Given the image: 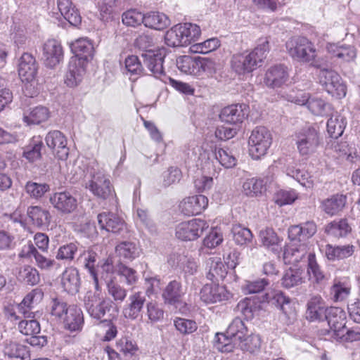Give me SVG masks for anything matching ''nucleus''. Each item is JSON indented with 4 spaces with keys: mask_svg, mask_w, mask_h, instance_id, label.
<instances>
[{
    "mask_svg": "<svg viewBox=\"0 0 360 360\" xmlns=\"http://www.w3.org/2000/svg\"><path fill=\"white\" fill-rule=\"evenodd\" d=\"M297 150L302 155L315 153L320 143L319 134L315 127L307 126L295 134Z\"/></svg>",
    "mask_w": 360,
    "mask_h": 360,
    "instance_id": "nucleus-9",
    "label": "nucleus"
},
{
    "mask_svg": "<svg viewBox=\"0 0 360 360\" xmlns=\"http://www.w3.org/2000/svg\"><path fill=\"white\" fill-rule=\"evenodd\" d=\"M27 215L33 224L38 227L46 226L50 224L51 214L46 210L39 206H31L27 209Z\"/></svg>",
    "mask_w": 360,
    "mask_h": 360,
    "instance_id": "nucleus-40",
    "label": "nucleus"
},
{
    "mask_svg": "<svg viewBox=\"0 0 360 360\" xmlns=\"http://www.w3.org/2000/svg\"><path fill=\"white\" fill-rule=\"evenodd\" d=\"M209 224L205 220L193 219L178 224L175 228L176 238L182 241L195 240L200 237Z\"/></svg>",
    "mask_w": 360,
    "mask_h": 360,
    "instance_id": "nucleus-11",
    "label": "nucleus"
},
{
    "mask_svg": "<svg viewBox=\"0 0 360 360\" xmlns=\"http://www.w3.org/2000/svg\"><path fill=\"white\" fill-rule=\"evenodd\" d=\"M233 240L238 245L250 244L253 238L251 231L240 226H236L233 228Z\"/></svg>",
    "mask_w": 360,
    "mask_h": 360,
    "instance_id": "nucleus-53",
    "label": "nucleus"
},
{
    "mask_svg": "<svg viewBox=\"0 0 360 360\" xmlns=\"http://www.w3.org/2000/svg\"><path fill=\"white\" fill-rule=\"evenodd\" d=\"M287 68L283 65H276L269 68L264 78L266 86L272 89L281 87L288 79Z\"/></svg>",
    "mask_w": 360,
    "mask_h": 360,
    "instance_id": "nucleus-19",
    "label": "nucleus"
},
{
    "mask_svg": "<svg viewBox=\"0 0 360 360\" xmlns=\"http://www.w3.org/2000/svg\"><path fill=\"white\" fill-rule=\"evenodd\" d=\"M248 112L245 104L231 105L221 110L219 117L222 122L236 124L243 122L248 116Z\"/></svg>",
    "mask_w": 360,
    "mask_h": 360,
    "instance_id": "nucleus-20",
    "label": "nucleus"
},
{
    "mask_svg": "<svg viewBox=\"0 0 360 360\" xmlns=\"http://www.w3.org/2000/svg\"><path fill=\"white\" fill-rule=\"evenodd\" d=\"M4 354L9 358L25 359L28 352L25 346L15 342H6L4 349Z\"/></svg>",
    "mask_w": 360,
    "mask_h": 360,
    "instance_id": "nucleus-51",
    "label": "nucleus"
},
{
    "mask_svg": "<svg viewBox=\"0 0 360 360\" xmlns=\"http://www.w3.org/2000/svg\"><path fill=\"white\" fill-rule=\"evenodd\" d=\"M308 250L307 243L291 241L284 251L283 258L286 262L296 264L306 257Z\"/></svg>",
    "mask_w": 360,
    "mask_h": 360,
    "instance_id": "nucleus-26",
    "label": "nucleus"
},
{
    "mask_svg": "<svg viewBox=\"0 0 360 360\" xmlns=\"http://www.w3.org/2000/svg\"><path fill=\"white\" fill-rule=\"evenodd\" d=\"M129 303L123 309V315L131 320L136 319L141 314L146 299L141 292H135L129 297Z\"/></svg>",
    "mask_w": 360,
    "mask_h": 360,
    "instance_id": "nucleus-30",
    "label": "nucleus"
},
{
    "mask_svg": "<svg viewBox=\"0 0 360 360\" xmlns=\"http://www.w3.org/2000/svg\"><path fill=\"white\" fill-rule=\"evenodd\" d=\"M307 273L309 280L314 283L321 284L326 280V276L318 264L314 253L308 255Z\"/></svg>",
    "mask_w": 360,
    "mask_h": 360,
    "instance_id": "nucleus-35",
    "label": "nucleus"
},
{
    "mask_svg": "<svg viewBox=\"0 0 360 360\" xmlns=\"http://www.w3.org/2000/svg\"><path fill=\"white\" fill-rule=\"evenodd\" d=\"M85 68L81 59L71 58L65 77V83L70 87L78 86L82 81Z\"/></svg>",
    "mask_w": 360,
    "mask_h": 360,
    "instance_id": "nucleus-22",
    "label": "nucleus"
},
{
    "mask_svg": "<svg viewBox=\"0 0 360 360\" xmlns=\"http://www.w3.org/2000/svg\"><path fill=\"white\" fill-rule=\"evenodd\" d=\"M50 189L46 184H39L34 181L27 182L25 190L26 193L32 198L39 199Z\"/></svg>",
    "mask_w": 360,
    "mask_h": 360,
    "instance_id": "nucleus-52",
    "label": "nucleus"
},
{
    "mask_svg": "<svg viewBox=\"0 0 360 360\" xmlns=\"http://www.w3.org/2000/svg\"><path fill=\"white\" fill-rule=\"evenodd\" d=\"M116 349L126 358H132L136 356L139 350L136 344L128 337H122L116 341Z\"/></svg>",
    "mask_w": 360,
    "mask_h": 360,
    "instance_id": "nucleus-45",
    "label": "nucleus"
},
{
    "mask_svg": "<svg viewBox=\"0 0 360 360\" xmlns=\"http://www.w3.org/2000/svg\"><path fill=\"white\" fill-rule=\"evenodd\" d=\"M45 141L47 146L52 150L58 159L66 160L69 154V148L67 146L68 141L64 134L58 131H49L46 137Z\"/></svg>",
    "mask_w": 360,
    "mask_h": 360,
    "instance_id": "nucleus-14",
    "label": "nucleus"
},
{
    "mask_svg": "<svg viewBox=\"0 0 360 360\" xmlns=\"http://www.w3.org/2000/svg\"><path fill=\"white\" fill-rule=\"evenodd\" d=\"M286 49L293 58L306 63L313 62L314 66L320 68L318 63L314 61L316 56L315 46L307 38L295 37L290 39L286 42Z\"/></svg>",
    "mask_w": 360,
    "mask_h": 360,
    "instance_id": "nucleus-7",
    "label": "nucleus"
},
{
    "mask_svg": "<svg viewBox=\"0 0 360 360\" xmlns=\"http://www.w3.org/2000/svg\"><path fill=\"white\" fill-rule=\"evenodd\" d=\"M97 219L101 229L108 232L117 233L125 226L124 221L112 212H102L98 214Z\"/></svg>",
    "mask_w": 360,
    "mask_h": 360,
    "instance_id": "nucleus-25",
    "label": "nucleus"
},
{
    "mask_svg": "<svg viewBox=\"0 0 360 360\" xmlns=\"http://www.w3.org/2000/svg\"><path fill=\"white\" fill-rule=\"evenodd\" d=\"M116 272L122 281L127 285H135L139 280V275L136 271L123 264L117 265Z\"/></svg>",
    "mask_w": 360,
    "mask_h": 360,
    "instance_id": "nucleus-50",
    "label": "nucleus"
},
{
    "mask_svg": "<svg viewBox=\"0 0 360 360\" xmlns=\"http://www.w3.org/2000/svg\"><path fill=\"white\" fill-rule=\"evenodd\" d=\"M162 183L165 186H169L179 182L181 178V172L177 167H171L162 173Z\"/></svg>",
    "mask_w": 360,
    "mask_h": 360,
    "instance_id": "nucleus-64",
    "label": "nucleus"
},
{
    "mask_svg": "<svg viewBox=\"0 0 360 360\" xmlns=\"http://www.w3.org/2000/svg\"><path fill=\"white\" fill-rule=\"evenodd\" d=\"M200 300L206 304H214L229 298V293L223 287L216 284H206L200 292Z\"/></svg>",
    "mask_w": 360,
    "mask_h": 360,
    "instance_id": "nucleus-21",
    "label": "nucleus"
},
{
    "mask_svg": "<svg viewBox=\"0 0 360 360\" xmlns=\"http://www.w3.org/2000/svg\"><path fill=\"white\" fill-rule=\"evenodd\" d=\"M63 328L70 332H79L84 325L82 309L75 305H70L69 311L61 321Z\"/></svg>",
    "mask_w": 360,
    "mask_h": 360,
    "instance_id": "nucleus-24",
    "label": "nucleus"
},
{
    "mask_svg": "<svg viewBox=\"0 0 360 360\" xmlns=\"http://www.w3.org/2000/svg\"><path fill=\"white\" fill-rule=\"evenodd\" d=\"M269 302L279 308L288 319H295L296 312L292 300L288 297H286L282 292H275L269 300Z\"/></svg>",
    "mask_w": 360,
    "mask_h": 360,
    "instance_id": "nucleus-34",
    "label": "nucleus"
},
{
    "mask_svg": "<svg viewBox=\"0 0 360 360\" xmlns=\"http://www.w3.org/2000/svg\"><path fill=\"white\" fill-rule=\"evenodd\" d=\"M223 240V235L221 231L217 228H214L204 238L203 244L208 248H214L219 245Z\"/></svg>",
    "mask_w": 360,
    "mask_h": 360,
    "instance_id": "nucleus-63",
    "label": "nucleus"
},
{
    "mask_svg": "<svg viewBox=\"0 0 360 360\" xmlns=\"http://www.w3.org/2000/svg\"><path fill=\"white\" fill-rule=\"evenodd\" d=\"M306 106L313 115L317 116L325 115L328 110L330 109V105L324 100L317 96H311L310 95Z\"/></svg>",
    "mask_w": 360,
    "mask_h": 360,
    "instance_id": "nucleus-48",
    "label": "nucleus"
},
{
    "mask_svg": "<svg viewBox=\"0 0 360 360\" xmlns=\"http://www.w3.org/2000/svg\"><path fill=\"white\" fill-rule=\"evenodd\" d=\"M335 340L342 342L360 341V328L355 327L351 329L345 328L340 333L338 334Z\"/></svg>",
    "mask_w": 360,
    "mask_h": 360,
    "instance_id": "nucleus-62",
    "label": "nucleus"
},
{
    "mask_svg": "<svg viewBox=\"0 0 360 360\" xmlns=\"http://www.w3.org/2000/svg\"><path fill=\"white\" fill-rule=\"evenodd\" d=\"M49 202L61 214L72 213L77 207V200L68 191L53 193L50 195Z\"/></svg>",
    "mask_w": 360,
    "mask_h": 360,
    "instance_id": "nucleus-13",
    "label": "nucleus"
},
{
    "mask_svg": "<svg viewBox=\"0 0 360 360\" xmlns=\"http://www.w3.org/2000/svg\"><path fill=\"white\" fill-rule=\"evenodd\" d=\"M319 83L326 91L337 98H341L346 95V86L342 82L338 72L327 68L320 69L319 73Z\"/></svg>",
    "mask_w": 360,
    "mask_h": 360,
    "instance_id": "nucleus-10",
    "label": "nucleus"
},
{
    "mask_svg": "<svg viewBox=\"0 0 360 360\" xmlns=\"http://www.w3.org/2000/svg\"><path fill=\"white\" fill-rule=\"evenodd\" d=\"M176 68L186 75L199 76L198 57L181 56L176 59Z\"/></svg>",
    "mask_w": 360,
    "mask_h": 360,
    "instance_id": "nucleus-38",
    "label": "nucleus"
},
{
    "mask_svg": "<svg viewBox=\"0 0 360 360\" xmlns=\"http://www.w3.org/2000/svg\"><path fill=\"white\" fill-rule=\"evenodd\" d=\"M326 309L322 298L319 295L314 296L307 303L306 318L310 321H321L326 314Z\"/></svg>",
    "mask_w": 360,
    "mask_h": 360,
    "instance_id": "nucleus-32",
    "label": "nucleus"
},
{
    "mask_svg": "<svg viewBox=\"0 0 360 360\" xmlns=\"http://www.w3.org/2000/svg\"><path fill=\"white\" fill-rule=\"evenodd\" d=\"M317 231L316 224L308 221L298 225H292L288 229V238L291 241L306 243Z\"/></svg>",
    "mask_w": 360,
    "mask_h": 360,
    "instance_id": "nucleus-18",
    "label": "nucleus"
},
{
    "mask_svg": "<svg viewBox=\"0 0 360 360\" xmlns=\"http://www.w3.org/2000/svg\"><path fill=\"white\" fill-rule=\"evenodd\" d=\"M49 117L48 108L44 106H37L32 109L29 112H25L23 120L27 124H39L45 122Z\"/></svg>",
    "mask_w": 360,
    "mask_h": 360,
    "instance_id": "nucleus-42",
    "label": "nucleus"
},
{
    "mask_svg": "<svg viewBox=\"0 0 360 360\" xmlns=\"http://www.w3.org/2000/svg\"><path fill=\"white\" fill-rule=\"evenodd\" d=\"M116 253L120 257L133 259L139 256V251L137 246L131 242H122L115 248Z\"/></svg>",
    "mask_w": 360,
    "mask_h": 360,
    "instance_id": "nucleus-49",
    "label": "nucleus"
},
{
    "mask_svg": "<svg viewBox=\"0 0 360 360\" xmlns=\"http://www.w3.org/2000/svg\"><path fill=\"white\" fill-rule=\"evenodd\" d=\"M77 250L78 244L76 243H70L59 248L56 258L58 259L72 261Z\"/></svg>",
    "mask_w": 360,
    "mask_h": 360,
    "instance_id": "nucleus-60",
    "label": "nucleus"
},
{
    "mask_svg": "<svg viewBox=\"0 0 360 360\" xmlns=\"http://www.w3.org/2000/svg\"><path fill=\"white\" fill-rule=\"evenodd\" d=\"M269 51L268 38H261L252 51L233 55L231 59V67L239 75L252 72L261 65Z\"/></svg>",
    "mask_w": 360,
    "mask_h": 360,
    "instance_id": "nucleus-2",
    "label": "nucleus"
},
{
    "mask_svg": "<svg viewBox=\"0 0 360 360\" xmlns=\"http://www.w3.org/2000/svg\"><path fill=\"white\" fill-rule=\"evenodd\" d=\"M61 285L68 293L75 294L79 291L81 285L80 276L76 268H67L61 275Z\"/></svg>",
    "mask_w": 360,
    "mask_h": 360,
    "instance_id": "nucleus-27",
    "label": "nucleus"
},
{
    "mask_svg": "<svg viewBox=\"0 0 360 360\" xmlns=\"http://www.w3.org/2000/svg\"><path fill=\"white\" fill-rule=\"evenodd\" d=\"M208 273L207 277L213 281L223 280L227 274V266L219 256H212L207 261Z\"/></svg>",
    "mask_w": 360,
    "mask_h": 360,
    "instance_id": "nucleus-28",
    "label": "nucleus"
},
{
    "mask_svg": "<svg viewBox=\"0 0 360 360\" xmlns=\"http://www.w3.org/2000/svg\"><path fill=\"white\" fill-rule=\"evenodd\" d=\"M200 34L201 30L195 24H178L166 32L165 42L171 47L186 46L197 41Z\"/></svg>",
    "mask_w": 360,
    "mask_h": 360,
    "instance_id": "nucleus-4",
    "label": "nucleus"
},
{
    "mask_svg": "<svg viewBox=\"0 0 360 360\" xmlns=\"http://www.w3.org/2000/svg\"><path fill=\"white\" fill-rule=\"evenodd\" d=\"M184 295V292L181 283L176 281H172L167 285L162 293V297L165 303L172 304L176 302Z\"/></svg>",
    "mask_w": 360,
    "mask_h": 360,
    "instance_id": "nucleus-43",
    "label": "nucleus"
},
{
    "mask_svg": "<svg viewBox=\"0 0 360 360\" xmlns=\"http://www.w3.org/2000/svg\"><path fill=\"white\" fill-rule=\"evenodd\" d=\"M43 56L46 66L55 67L60 63L63 56L60 44L55 39L48 40L44 44Z\"/></svg>",
    "mask_w": 360,
    "mask_h": 360,
    "instance_id": "nucleus-23",
    "label": "nucleus"
},
{
    "mask_svg": "<svg viewBox=\"0 0 360 360\" xmlns=\"http://www.w3.org/2000/svg\"><path fill=\"white\" fill-rule=\"evenodd\" d=\"M19 277L31 285H37L40 281L39 271L29 265H25L20 269Z\"/></svg>",
    "mask_w": 360,
    "mask_h": 360,
    "instance_id": "nucleus-57",
    "label": "nucleus"
},
{
    "mask_svg": "<svg viewBox=\"0 0 360 360\" xmlns=\"http://www.w3.org/2000/svg\"><path fill=\"white\" fill-rule=\"evenodd\" d=\"M346 202V195L337 193L324 199L321 202V208L327 214L333 216L343 210Z\"/></svg>",
    "mask_w": 360,
    "mask_h": 360,
    "instance_id": "nucleus-31",
    "label": "nucleus"
},
{
    "mask_svg": "<svg viewBox=\"0 0 360 360\" xmlns=\"http://www.w3.org/2000/svg\"><path fill=\"white\" fill-rule=\"evenodd\" d=\"M92 285L93 289H89L83 298L84 306L91 317L101 320L110 312L112 302L103 296L99 282Z\"/></svg>",
    "mask_w": 360,
    "mask_h": 360,
    "instance_id": "nucleus-3",
    "label": "nucleus"
},
{
    "mask_svg": "<svg viewBox=\"0 0 360 360\" xmlns=\"http://www.w3.org/2000/svg\"><path fill=\"white\" fill-rule=\"evenodd\" d=\"M18 328L21 333L30 336L37 335L41 330L39 322L35 319L20 321Z\"/></svg>",
    "mask_w": 360,
    "mask_h": 360,
    "instance_id": "nucleus-59",
    "label": "nucleus"
},
{
    "mask_svg": "<svg viewBox=\"0 0 360 360\" xmlns=\"http://www.w3.org/2000/svg\"><path fill=\"white\" fill-rule=\"evenodd\" d=\"M303 281L301 271L290 269L285 273L282 278V285L285 288H290L302 284Z\"/></svg>",
    "mask_w": 360,
    "mask_h": 360,
    "instance_id": "nucleus-54",
    "label": "nucleus"
},
{
    "mask_svg": "<svg viewBox=\"0 0 360 360\" xmlns=\"http://www.w3.org/2000/svg\"><path fill=\"white\" fill-rule=\"evenodd\" d=\"M70 306L62 300L55 298L51 300L50 313L56 319L61 321L69 311Z\"/></svg>",
    "mask_w": 360,
    "mask_h": 360,
    "instance_id": "nucleus-56",
    "label": "nucleus"
},
{
    "mask_svg": "<svg viewBox=\"0 0 360 360\" xmlns=\"http://www.w3.org/2000/svg\"><path fill=\"white\" fill-rule=\"evenodd\" d=\"M167 56L165 55V49H159V64L160 63V70H159V80L162 81L165 84L169 83L172 87L176 91L187 95H193L194 93V89L188 83L176 81L170 77H167L164 74L165 69V63L166 62Z\"/></svg>",
    "mask_w": 360,
    "mask_h": 360,
    "instance_id": "nucleus-15",
    "label": "nucleus"
},
{
    "mask_svg": "<svg viewBox=\"0 0 360 360\" xmlns=\"http://www.w3.org/2000/svg\"><path fill=\"white\" fill-rule=\"evenodd\" d=\"M326 232L335 237H344L349 233L352 229L347 220L342 219L339 221H333L326 226Z\"/></svg>",
    "mask_w": 360,
    "mask_h": 360,
    "instance_id": "nucleus-46",
    "label": "nucleus"
},
{
    "mask_svg": "<svg viewBox=\"0 0 360 360\" xmlns=\"http://www.w3.org/2000/svg\"><path fill=\"white\" fill-rule=\"evenodd\" d=\"M86 188L95 196L104 200L112 195L114 191L108 176L101 171L91 175V179L86 184Z\"/></svg>",
    "mask_w": 360,
    "mask_h": 360,
    "instance_id": "nucleus-12",
    "label": "nucleus"
},
{
    "mask_svg": "<svg viewBox=\"0 0 360 360\" xmlns=\"http://www.w3.org/2000/svg\"><path fill=\"white\" fill-rule=\"evenodd\" d=\"M287 175L297 180L302 186L307 188H312L316 183V178L307 171L300 170L293 167L286 169Z\"/></svg>",
    "mask_w": 360,
    "mask_h": 360,
    "instance_id": "nucleus-41",
    "label": "nucleus"
},
{
    "mask_svg": "<svg viewBox=\"0 0 360 360\" xmlns=\"http://www.w3.org/2000/svg\"><path fill=\"white\" fill-rule=\"evenodd\" d=\"M187 155L191 159L198 158L199 165L201 167L204 172H207L212 176L217 173V168L214 165L215 162H219L226 168H231L236 164V159L231 155L227 150L219 148L215 152L214 158V153L212 149L208 148L207 144H203L198 146L193 141L190 143L188 146L186 151Z\"/></svg>",
    "mask_w": 360,
    "mask_h": 360,
    "instance_id": "nucleus-1",
    "label": "nucleus"
},
{
    "mask_svg": "<svg viewBox=\"0 0 360 360\" xmlns=\"http://www.w3.org/2000/svg\"><path fill=\"white\" fill-rule=\"evenodd\" d=\"M272 143L270 131L264 127H257L252 130L249 138V153L254 160L264 156Z\"/></svg>",
    "mask_w": 360,
    "mask_h": 360,
    "instance_id": "nucleus-8",
    "label": "nucleus"
},
{
    "mask_svg": "<svg viewBox=\"0 0 360 360\" xmlns=\"http://www.w3.org/2000/svg\"><path fill=\"white\" fill-rule=\"evenodd\" d=\"M72 50L75 54L73 58L81 59L82 64L92 56L93 46L86 39H79L72 44Z\"/></svg>",
    "mask_w": 360,
    "mask_h": 360,
    "instance_id": "nucleus-39",
    "label": "nucleus"
},
{
    "mask_svg": "<svg viewBox=\"0 0 360 360\" xmlns=\"http://www.w3.org/2000/svg\"><path fill=\"white\" fill-rule=\"evenodd\" d=\"M208 205V199L204 195L184 198L179 204V210L186 216L200 214Z\"/></svg>",
    "mask_w": 360,
    "mask_h": 360,
    "instance_id": "nucleus-16",
    "label": "nucleus"
},
{
    "mask_svg": "<svg viewBox=\"0 0 360 360\" xmlns=\"http://www.w3.org/2000/svg\"><path fill=\"white\" fill-rule=\"evenodd\" d=\"M346 125L345 117L336 112L327 122V131L331 138L338 139L342 135Z\"/></svg>",
    "mask_w": 360,
    "mask_h": 360,
    "instance_id": "nucleus-36",
    "label": "nucleus"
},
{
    "mask_svg": "<svg viewBox=\"0 0 360 360\" xmlns=\"http://www.w3.org/2000/svg\"><path fill=\"white\" fill-rule=\"evenodd\" d=\"M58 8L64 18L73 26H78L82 22L79 11L70 0H57Z\"/></svg>",
    "mask_w": 360,
    "mask_h": 360,
    "instance_id": "nucleus-29",
    "label": "nucleus"
},
{
    "mask_svg": "<svg viewBox=\"0 0 360 360\" xmlns=\"http://www.w3.org/2000/svg\"><path fill=\"white\" fill-rule=\"evenodd\" d=\"M107 289L108 294L116 302H122L127 297V290L120 284L115 283L112 281L107 282Z\"/></svg>",
    "mask_w": 360,
    "mask_h": 360,
    "instance_id": "nucleus-58",
    "label": "nucleus"
},
{
    "mask_svg": "<svg viewBox=\"0 0 360 360\" xmlns=\"http://www.w3.org/2000/svg\"><path fill=\"white\" fill-rule=\"evenodd\" d=\"M326 49L332 56L335 57L342 61L349 62L356 57V51L353 46L338 45L335 44H328Z\"/></svg>",
    "mask_w": 360,
    "mask_h": 360,
    "instance_id": "nucleus-37",
    "label": "nucleus"
},
{
    "mask_svg": "<svg viewBox=\"0 0 360 360\" xmlns=\"http://www.w3.org/2000/svg\"><path fill=\"white\" fill-rule=\"evenodd\" d=\"M261 338L257 334L250 333L239 341L240 349L250 354L257 353L261 348Z\"/></svg>",
    "mask_w": 360,
    "mask_h": 360,
    "instance_id": "nucleus-44",
    "label": "nucleus"
},
{
    "mask_svg": "<svg viewBox=\"0 0 360 360\" xmlns=\"http://www.w3.org/2000/svg\"><path fill=\"white\" fill-rule=\"evenodd\" d=\"M271 181L272 176H266L264 179H248L243 183V192L250 197L260 195L266 191L267 183H271Z\"/></svg>",
    "mask_w": 360,
    "mask_h": 360,
    "instance_id": "nucleus-33",
    "label": "nucleus"
},
{
    "mask_svg": "<svg viewBox=\"0 0 360 360\" xmlns=\"http://www.w3.org/2000/svg\"><path fill=\"white\" fill-rule=\"evenodd\" d=\"M143 20V15L135 9L129 10L122 14V22L127 26L139 25Z\"/></svg>",
    "mask_w": 360,
    "mask_h": 360,
    "instance_id": "nucleus-61",
    "label": "nucleus"
},
{
    "mask_svg": "<svg viewBox=\"0 0 360 360\" xmlns=\"http://www.w3.org/2000/svg\"><path fill=\"white\" fill-rule=\"evenodd\" d=\"M84 266L88 270L90 276L92 277L93 283H98V270L96 269L97 259L98 256L96 252L92 250L84 252L83 254Z\"/></svg>",
    "mask_w": 360,
    "mask_h": 360,
    "instance_id": "nucleus-47",
    "label": "nucleus"
},
{
    "mask_svg": "<svg viewBox=\"0 0 360 360\" xmlns=\"http://www.w3.org/2000/svg\"><path fill=\"white\" fill-rule=\"evenodd\" d=\"M324 318L333 332L331 336L335 339L338 334L340 333L345 328V312L341 308L331 307L327 308Z\"/></svg>",
    "mask_w": 360,
    "mask_h": 360,
    "instance_id": "nucleus-17",
    "label": "nucleus"
},
{
    "mask_svg": "<svg viewBox=\"0 0 360 360\" xmlns=\"http://www.w3.org/2000/svg\"><path fill=\"white\" fill-rule=\"evenodd\" d=\"M248 333L245 323L240 318H235L229 325L225 333H217L214 338L215 347L221 352H231L234 346L232 340H243Z\"/></svg>",
    "mask_w": 360,
    "mask_h": 360,
    "instance_id": "nucleus-5",
    "label": "nucleus"
},
{
    "mask_svg": "<svg viewBox=\"0 0 360 360\" xmlns=\"http://www.w3.org/2000/svg\"><path fill=\"white\" fill-rule=\"evenodd\" d=\"M174 257H176V265L183 268V270L186 274L193 275L197 272L198 265L193 258L181 255H174Z\"/></svg>",
    "mask_w": 360,
    "mask_h": 360,
    "instance_id": "nucleus-55",
    "label": "nucleus"
},
{
    "mask_svg": "<svg viewBox=\"0 0 360 360\" xmlns=\"http://www.w3.org/2000/svg\"><path fill=\"white\" fill-rule=\"evenodd\" d=\"M38 65L35 58L29 53H24L19 59L18 75L22 82L25 83V94L33 97L38 92L37 74Z\"/></svg>",
    "mask_w": 360,
    "mask_h": 360,
    "instance_id": "nucleus-6",
    "label": "nucleus"
}]
</instances>
